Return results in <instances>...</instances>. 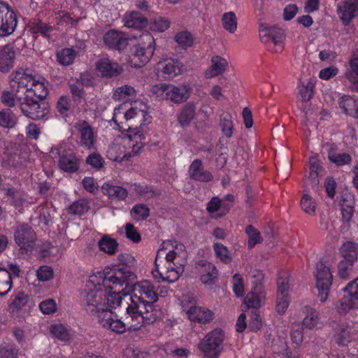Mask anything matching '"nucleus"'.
I'll use <instances>...</instances> for the list:
<instances>
[{
  "label": "nucleus",
  "instance_id": "f257e3e1",
  "mask_svg": "<svg viewBox=\"0 0 358 358\" xmlns=\"http://www.w3.org/2000/svg\"><path fill=\"white\" fill-rule=\"evenodd\" d=\"M135 278L136 275L124 266L90 276L83 293L85 308L103 328L123 334L156 320L154 303L124 292Z\"/></svg>",
  "mask_w": 358,
  "mask_h": 358
},
{
  "label": "nucleus",
  "instance_id": "f03ea898",
  "mask_svg": "<svg viewBox=\"0 0 358 358\" xmlns=\"http://www.w3.org/2000/svg\"><path fill=\"white\" fill-rule=\"evenodd\" d=\"M187 262V252L182 243L164 241L157 251L152 276L157 281L173 283L183 273Z\"/></svg>",
  "mask_w": 358,
  "mask_h": 358
},
{
  "label": "nucleus",
  "instance_id": "7ed1b4c3",
  "mask_svg": "<svg viewBox=\"0 0 358 358\" xmlns=\"http://www.w3.org/2000/svg\"><path fill=\"white\" fill-rule=\"evenodd\" d=\"M113 121L117 129L128 134H141V141H144L145 136L142 127L151 122V117L148 113V106L143 101H135L127 108L120 106L114 109Z\"/></svg>",
  "mask_w": 358,
  "mask_h": 358
},
{
  "label": "nucleus",
  "instance_id": "20e7f679",
  "mask_svg": "<svg viewBox=\"0 0 358 358\" xmlns=\"http://www.w3.org/2000/svg\"><path fill=\"white\" fill-rule=\"evenodd\" d=\"M10 86L17 88L16 96H22L26 100L43 99L48 95V83L39 75H32L17 71L11 75Z\"/></svg>",
  "mask_w": 358,
  "mask_h": 358
},
{
  "label": "nucleus",
  "instance_id": "39448f33",
  "mask_svg": "<svg viewBox=\"0 0 358 358\" xmlns=\"http://www.w3.org/2000/svg\"><path fill=\"white\" fill-rule=\"evenodd\" d=\"M136 134L116 138L108 148V157L115 162H122L138 154L144 147L145 142L141 141V134Z\"/></svg>",
  "mask_w": 358,
  "mask_h": 358
},
{
  "label": "nucleus",
  "instance_id": "423d86ee",
  "mask_svg": "<svg viewBox=\"0 0 358 358\" xmlns=\"http://www.w3.org/2000/svg\"><path fill=\"white\" fill-rule=\"evenodd\" d=\"M225 339V332L220 328H215L207 333L198 344L202 358H219L224 351Z\"/></svg>",
  "mask_w": 358,
  "mask_h": 358
},
{
  "label": "nucleus",
  "instance_id": "0eeeda50",
  "mask_svg": "<svg viewBox=\"0 0 358 358\" xmlns=\"http://www.w3.org/2000/svg\"><path fill=\"white\" fill-rule=\"evenodd\" d=\"M155 51V40L150 33L141 36V41L131 49V59L129 65L140 68L145 65L152 59Z\"/></svg>",
  "mask_w": 358,
  "mask_h": 358
},
{
  "label": "nucleus",
  "instance_id": "6e6552de",
  "mask_svg": "<svg viewBox=\"0 0 358 358\" xmlns=\"http://www.w3.org/2000/svg\"><path fill=\"white\" fill-rule=\"evenodd\" d=\"M259 38L267 49L273 52L279 53L283 50L285 35L282 29L276 27L262 24L259 26Z\"/></svg>",
  "mask_w": 358,
  "mask_h": 358
},
{
  "label": "nucleus",
  "instance_id": "1a4fd4ad",
  "mask_svg": "<svg viewBox=\"0 0 358 358\" xmlns=\"http://www.w3.org/2000/svg\"><path fill=\"white\" fill-rule=\"evenodd\" d=\"M315 285L318 290V297L322 302L327 299L333 276L329 267L322 262H318L314 273Z\"/></svg>",
  "mask_w": 358,
  "mask_h": 358
},
{
  "label": "nucleus",
  "instance_id": "9d476101",
  "mask_svg": "<svg viewBox=\"0 0 358 358\" xmlns=\"http://www.w3.org/2000/svg\"><path fill=\"white\" fill-rule=\"evenodd\" d=\"M17 24L16 15L8 3L0 1V36L12 34Z\"/></svg>",
  "mask_w": 358,
  "mask_h": 358
},
{
  "label": "nucleus",
  "instance_id": "9b49d317",
  "mask_svg": "<svg viewBox=\"0 0 358 358\" xmlns=\"http://www.w3.org/2000/svg\"><path fill=\"white\" fill-rule=\"evenodd\" d=\"M23 114L32 120H40L44 117L48 112L45 103H38V99L26 100L22 96H16Z\"/></svg>",
  "mask_w": 358,
  "mask_h": 358
},
{
  "label": "nucleus",
  "instance_id": "f8f14e48",
  "mask_svg": "<svg viewBox=\"0 0 358 358\" xmlns=\"http://www.w3.org/2000/svg\"><path fill=\"white\" fill-rule=\"evenodd\" d=\"M15 241L20 246L21 253L31 252L35 245V233L27 224H20L15 232Z\"/></svg>",
  "mask_w": 358,
  "mask_h": 358
},
{
  "label": "nucleus",
  "instance_id": "ddd939ff",
  "mask_svg": "<svg viewBox=\"0 0 358 358\" xmlns=\"http://www.w3.org/2000/svg\"><path fill=\"white\" fill-rule=\"evenodd\" d=\"M344 294L340 300L339 312L345 313L356 307L358 302V278L351 281L343 288Z\"/></svg>",
  "mask_w": 358,
  "mask_h": 358
},
{
  "label": "nucleus",
  "instance_id": "4468645a",
  "mask_svg": "<svg viewBox=\"0 0 358 358\" xmlns=\"http://www.w3.org/2000/svg\"><path fill=\"white\" fill-rule=\"evenodd\" d=\"M182 65L176 59L165 58L161 59L156 66L158 76L165 80L172 79L181 73Z\"/></svg>",
  "mask_w": 358,
  "mask_h": 358
},
{
  "label": "nucleus",
  "instance_id": "2eb2a0df",
  "mask_svg": "<svg viewBox=\"0 0 358 358\" xmlns=\"http://www.w3.org/2000/svg\"><path fill=\"white\" fill-rule=\"evenodd\" d=\"M75 128L80 134V145L87 150L94 148L96 136L91 126L85 121H78L75 124Z\"/></svg>",
  "mask_w": 358,
  "mask_h": 358
},
{
  "label": "nucleus",
  "instance_id": "dca6fc26",
  "mask_svg": "<svg viewBox=\"0 0 358 358\" xmlns=\"http://www.w3.org/2000/svg\"><path fill=\"white\" fill-rule=\"evenodd\" d=\"M103 43L110 49L121 50L128 45V36L123 33L115 29L107 31L103 38Z\"/></svg>",
  "mask_w": 358,
  "mask_h": 358
},
{
  "label": "nucleus",
  "instance_id": "f3484780",
  "mask_svg": "<svg viewBox=\"0 0 358 358\" xmlns=\"http://www.w3.org/2000/svg\"><path fill=\"white\" fill-rule=\"evenodd\" d=\"M289 290L288 280L285 278L279 279L278 281L275 309L280 314L285 313L289 306Z\"/></svg>",
  "mask_w": 358,
  "mask_h": 358
},
{
  "label": "nucleus",
  "instance_id": "a211bd4d",
  "mask_svg": "<svg viewBox=\"0 0 358 358\" xmlns=\"http://www.w3.org/2000/svg\"><path fill=\"white\" fill-rule=\"evenodd\" d=\"M188 318L192 322L201 324L210 323L214 320V313L202 306H192L187 310Z\"/></svg>",
  "mask_w": 358,
  "mask_h": 358
},
{
  "label": "nucleus",
  "instance_id": "6ab92c4d",
  "mask_svg": "<svg viewBox=\"0 0 358 358\" xmlns=\"http://www.w3.org/2000/svg\"><path fill=\"white\" fill-rule=\"evenodd\" d=\"M96 67L103 77L107 78L119 76L123 71L122 66L118 63L108 57L98 60Z\"/></svg>",
  "mask_w": 358,
  "mask_h": 358
},
{
  "label": "nucleus",
  "instance_id": "aec40b11",
  "mask_svg": "<svg viewBox=\"0 0 358 358\" xmlns=\"http://www.w3.org/2000/svg\"><path fill=\"white\" fill-rule=\"evenodd\" d=\"M358 10V0H345L338 3V15L345 25H347L354 18Z\"/></svg>",
  "mask_w": 358,
  "mask_h": 358
},
{
  "label": "nucleus",
  "instance_id": "412c9836",
  "mask_svg": "<svg viewBox=\"0 0 358 358\" xmlns=\"http://www.w3.org/2000/svg\"><path fill=\"white\" fill-rule=\"evenodd\" d=\"M131 295L139 296L142 298L144 296L152 303L158 300V294L156 293L152 284L148 280H143L135 283L133 285V294Z\"/></svg>",
  "mask_w": 358,
  "mask_h": 358
},
{
  "label": "nucleus",
  "instance_id": "4be33fe9",
  "mask_svg": "<svg viewBox=\"0 0 358 358\" xmlns=\"http://www.w3.org/2000/svg\"><path fill=\"white\" fill-rule=\"evenodd\" d=\"M192 88L188 84L179 85H170L169 101L176 103H180L186 101L191 93Z\"/></svg>",
  "mask_w": 358,
  "mask_h": 358
},
{
  "label": "nucleus",
  "instance_id": "5701e85b",
  "mask_svg": "<svg viewBox=\"0 0 358 358\" xmlns=\"http://www.w3.org/2000/svg\"><path fill=\"white\" fill-rule=\"evenodd\" d=\"M199 266H201L199 270L201 282L207 285L214 284L217 278V271L215 265L210 262H201Z\"/></svg>",
  "mask_w": 358,
  "mask_h": 358
},
{
  "label": "nucleus",
  "instance_id": "b1692460",
  "mask_svg": "<svg viewBox=\"0 0 358 358\" xmlns=\"http://www.w3.org/2000/svg\"><path fill=\"white\" fill-rule=\"evenodd\" d=\"M189 177L195 180L201 182H208L213 179L212 174L206 170H204L202 162L199 159H195L191 164L189 168Z\"/></svg>",
  "mask_w": 358,
  "mask_h": 358
},
{
  "label": "nucleus",
  "instance_id": "393cba45",
  "mask_svg": "<svg viewBox=\"0 0 358 358\" xmlns=\"http://www.w3.org/2000/svg\"><path fill=\"white\" fill-rule=\"evenodd\" d=\"M124 25L128 28L142 29L147 27L148 20L138 12H127L123 17Z\"/></svg>",
  "mask_w": 358,
  "mask_h": 358
},
{
  "label": "nucleus",
  "instance_id": "a878e982",
  "mask_svg": "<svg viewBox=\"0 0 358 358\" xmlns=\"http://www.w3.org/2000/svg\"><path fill=\"white\" fill-rule=\"evenodd\" d=\"M228 66V62L223 57L215 55L211 58L210 66L205 71V77L211 78L222 74Z\"/></svg>",
  "mask_w": 358,
  "mask_h": 358
},
{
  "label": "nucleus",
  "instance_id": "bb28decb",
  "mask_svg": "<svg viewBox=\"0 0 358 358\" xmlns=\"http://www.w3.org/2000/svg\"><path fill=\"white\" fill-rule=\"evenodd\" d=\"M15 52L13 47L10 45L4 46L0 51V71L8 72L14 65Z\"/></svg>",
  "mask_w": 358,
  "mask_h": 358
},
{
  "label": "nucleus",
  "instance_id": "cd10ccee",
  "mask_svg": "<svg viewBox=\"0 0 358 358\" xmlns=\"http://www.w3.org/2000/svg\"><path fill=\"white\" fill-rule=\"evenodd\" d=\"M102 192L112 199L124 200L128 195L125 188L115 185L110 182H105L102 185Z\"/></svg>",
  "mask_w": 358,
  "mask_h": 358
},
{
  "label": "nucleus",
  "instance_id": "c85d7f7f",
  "mask_svg": "<svg viewBox=\"0 0 358 358\" xmlns=\"http://www.w3.org/2000/svg\"><path fill=\"white\" fill-rule=\"evenodd\" d=\"M341 202L342 219L345 222H348L352 219L354 212L353 195L350 192H346L343 195H342Z\"/></svg>",
  "mask_w": 358,
  "mask_h": 358
},
{
  "label": "nucleus",
  "instance_id": "c756f323",
  "mask_svg": "<svg viewBox=\"0 0 358 358\" xmlns=\"http://www.w3.org/2000/svg\"><path fill=\"white\" fill-rule=\"evenodd\" d=\"M206 209L212 217H218L224 215L228 212L229 206L217 197H213L208 202Z\"/></svg>",
  "mask_w": 358,
  "mask_h": 358
},
{
  "label": "nucleus",
  "instance_id": "7c9ffc66",
  "mask_svg": "<svg viewBox=\"0 0 358 358\" xmlns=\"http://www.w3.org/2000/svg\"><path fill=\"white\" fill-rule=\"evenodd\" d=\"M136 96V90L134 87L128 85H124L115 89L113 95V99L119 101H131Z\"/></svg>",
  "mask_w": 358,
  "mask_h": 358
},
{
  "label": "nucleus",
  "instance_id": "2f4dec72",
  "mask_svg": "<svg viewBox=\"0 0 358 358\" xmlns=\"http://www.w3.org/2000/svg\"><path fill=\"white\" fill-rule=\"evenodd\" d=\"M266 293L264 290L255 291L254 289L249 292L244 299L248 308H258L265 301Z\"/></svg>",
  "mask_w": 358,
  "mask_h": 358
},
{
  "label": "nucleus",
  "instance_id": "473e14b6",
  "mask_svg": "<svg viewBox=\"0 0 358 358\" xmlns=\"http://www.w3.org/2000/svg\"><path fill=\"white\" fill-rule=\"evenodd\" d=\"M50 332L55 338L63 342H69L74 337L73 332L62 324H52L50 327Z\"/></svg>",
  "mask_w": 358,
  "mask_h": 358
},
{
  "label": "nucleus",
  "instance_id": "72a5a7b5",
  "mask_svg": "<svg viewBox=\"0 0 358 358\" xmlns=\"http://www.w3.org/2000/svg\"><path fill=\"white\" fill-rule=\"evenodd\" d=\"M29 296L24 292L19 291L13 293L8 302V308L12 312L19 311L27 303Z\"/></svg>",
  "mask_w": 358,
  "mask_h": 358
},
{
  "label": "nucleus",
  "instance_id": "f704fd0d",
  "mask_svg": "<svg viewBox=\"0 0 358 358\" xmlns=\"http://www.w3.org/2000/svg\"><path fill=\"white\" fill-rule=\"evenodd\" d=\"M59 166L66 172H75L78 169V159L73 154L59 157Z\"/></svg>",
  "mask_w": 358,
  "mask_h": 358
},
{
  "label": "nucleus",
  "instance_id": "c9c22d12",
  "mask_svg": "<svg viewBox=\"0 0 358 358\" xmlns=\"http://www.w3.org/2000/svg\"><path fill=\"white\" fill-rule=\"evenodd\" d=\"M98 245L102 252L108 255H114L118 249V243L115 239L108 236H103L98 242Z\"/></svg>",
  "mask_w": 358,
  "mask_h": 358
},
{
  "label": "nucleus",
  "instance_id": "e433bc0d",
  "mask_svg": "<svg viewBox=\"0 0 358 358\" xmlns=\"http://www.w3.org/2000/svg\"><path fill=\"white\" fill-rule=\"evenodd\" d=\"M11 273L8 270L0 268V296H6L12 289Z\"/></svg>",
  "mask_w": 358,
  "mask_h": 358
},
{
  "label": "nucleus",
  "instance_id": "4c0bfd02",
  "mask_svg": "<svg viewBox=\"0 0 358 358\" xmlns=\"http://www.w3.org/2000/svg\"><path fill=\"white\" fill-rule=\"evenodd\" d=\"M303 311L306 315L303 320V327L308 329L315 328L317 325L319 321L318 315L316 310L310 306H305L303 308Z\"/></svg>",
  "mask_w": 358,
  "mask_h": 358
},
{
  "label": "nucleus",
  "instance_id": "58836bf2",
  "mask_svg": "<svg viewBox=\"0 0 358 358\" xmlns=\"http://www.w3.org/2000/svg\"><path fill=\"white\" fill-rule=\"evenodd\" d=\"M221 22L223 28L228 32L234 34L237 30V17L234 12L224 13L222 15Z\"/></svg>",
  "mask_w": 358,
  "mask_h": 358
},
{
  "label": "nucleus",
  "instance_id": "ea45409f",
  "mask_svg": "<svg viewBox=\"0 0 358 358\" xmlns=\"http://www.w3.org/2000/svg\"><path fill=\"white\" fill-rule=\"evenodd\" d=\"M341 252L345 261L353 263L357 258V245L352 242H346L341 246Z\"/></svg>",
  "mask_w": 358,
  "mask_h": 358
},
{
  "label": "nucleus",
  "instance_id": "a19ab883",
  "mask_svg": "<svg viewBox=\"0 0 358 358\" xmlns=\"http://www.w3.org/2000/svg\"><path fill=\"white\" fill-rule=\"evenodd\" d=\"M170 85L159 83L151 87L150 92L153 96L159 100H168L169 96Z\"/></svg>",
  "mask_w": 358,
  "mask_h": 358
},
{
  "label": "nucleus",
  "instance_id": "79ce46f5",
  "mask_svg": "<svg viewBox=\"0 0 358 358\" xmlns=\"http://www.w3.org/2000/svg\"><path fill=\"white\" fill-rule=\"evenodd\" d=\"M195 114V106L193 104H187L184 106L178 116V122L181 126L188 125Z\"/></svg>",
  "mask_w": 358,
  "mask_h": 358
},
{
  "label": "nucleus",
  "instance_id": "37998d69",
  "mask_svg": "<svg viewBox=\"0 0 358 358\" xmlns=\"http://www.w3.org/2000/svg\"><path fill=\"white\" fill-rule=\"evenodd\" d=\"M313 84L311 81H308L306 84L299 83L297 86V96L302 101L307 102L313 96Z\"/></svg>",
  "mask_w": 358,
  "mask_h": 358
},
{
  "label": "nucleus",
  "instance_id": "c03bdc74",
  "mask_svg": "<svg viewBox=\"0 0 358 358\" xmlns=\"http://www.w3.org/2000/svg\"><path fill=\"white\" fill-rule=\"evenodd\" d=\"M130 214L134 220L141 221L148 217L150 215V209L145 204H136L132 207Z\"/></svg>",
  "mask_w": 358,
  "mask_h": 358
},
{
  "label": "nucleus",
  "instance_id": "a18cd8bd",
  "mask_svg": "<svg viewBox=\"0 0 358 358\" xmlns=\"http://www.w3.org/2000/svg\"><path fill=\"white\" fill-rule=\"evenodd\" d=\"M76 53L72 48H65L57 53V61L63 66H68L73 63Z\"/></svg>",
  "mask_w": 358,
  "mask_h": 358
},
{
  "label": "nucleus",
  "instance_id": "49530a36",
  "mask_svg": "<svg viewBox=\"0 0 358 358\" xmlns=\"http://www.w3.org/2000/svg\"><path fill=\"white\" fill-rule=\"evenodd\" d=\"M150 29L155 32H164L170 27V21L164 17H158L150 21Z\"/></svg>",
  "mask_w": 358,
  "mask_h": 358
},
{
  "label": "nucleus",
  "instance_id": "de8ad7c7",
  "mask_svg": "<svg viewBox=\"0 0 358 358\" xmlns=\"http://www.w3.org/2000/svg\"><path fill=\"white\" fill-rule=\"evenodd\" d=\"M17 122L15 115L9 110H0V126L4 128H13Z\"/></svg>",
  "mask_w": 358,
  "mask_h": 358
},
{
  "label": "nucleus",
  "instance_id": "09e8293b",
  "mask_svg": "<svg viewBox=\"0 0 358 358\" xmlns=\"http://www.w3.org/2000/svg\"><path fill=\"white\" fill-rule=\"evenodd\" d=\"M220 124L223 134L227 138L231 137L234 131V124L231 115L228 113L222 115Z\"/></svg>",
  "mask_w": 358,
  "mask_h": 358
},
{
  "label": "nucleus",
  "instance_id": "8fccbe9b",
  "mask_svg": "<svg viewBox=\"0 0 358 358\" xmlns=\"http://www.w3.org/2000/svg\"><path fill=\"white\" fill-rule=\"evenodd\" d=\"M213 250L217 258L222 262L228 264L231 261V256L228 248L220 243H214Z\"/></svg>",
  "mask_w": 358,
  "mask_h": 358
},
{
  "label": "nucleus",
  "instance_id": "3c124183",
  "mask_svg": "<svg viewBox=\"0 0 358 358\" xmlns=\"http://www.w3.org/2000/svg\"><path fill=\"white\" fill-rule=\"evenodd\" d=\"M175 41L178 45L183 48L186 49L189 48L193 44V38L189 32L180 31L175 36Z\"/></svg>",
  "mask_w": 358,
  "mask_h": 358
},
{
  "label": "nucleus",
  "instance_id": "603ef678",
  "mask_svg": "<svg viewBox=\"0 0 358 358\" xmlns=\"http://www.w3.org/2000/svg\"><path fill=\"white\" fill-rule=\"evenodd\" d=\"M301 207L307 214L313 215L315 212L316 202L308 194H304L301 200Z\"/></svg>",
  "mask_w": 358,
  "mask_h": 358
},
{
  "label": "nucleus",
  "instance_id": "864d4df0",
  "mask_svg": "<svg viewBox=\"0 0 358 358\" xmlns=\"http://www.w3.org/2000/svg\"><path fill=\"white\" fill-rule=\"evenodd\" d=\"M245 231L248 236V246L250 248H253L255 245L262 241L263 239L260 232L252 225L248 226Z\"/></svg>",
  "mask_w": 358,
  "mask_h": 358
},
{
  "label": "nucleus",
  "instance_id": "5fc2aeb1",
  "mask_svg": "<svg viewBox=\"0 0 358 358\" xmlns=\"http://www.w3.org/2000/svg\"><path fill=\"white\" fill-rule=\"evenodd\" d=\"M355 103V99L349 96H341L338 101L339 107L345 114L349 115H352V113H353Z\"/></svg>",
  "mask_w": 358,
  "mask_h": 358
},
{
  "label": "nucleus",
  "instance_id": "6e6d98bb",
  "mask_svg": "<svg viewBox=\"0 0 358 358\" xmlns=\"http://www.w3.org/2000/svg\"><path fill=\"white\" fill-rule=\"evenodd\" d=\"M249 277L255 291L263 290L262 285L264 280L263 273L258 269H253L250 272Z\"/></svg>",
  "mask_w": 358,
  "mask_h": 358
},
{
  "label": "nucleus",
  "instance_id": "4d7b16f0",
  "mask_svg": "<svg viewBox=\"0 0 358 358\" xmlns=\"http://www.w3.org/2000/svg\"><path fill=\"white\" fill-rule=\"evenodd\" d=\"M329 160L338 166L348 164L351 162V157L346 153H335L330 152L328 155Z\"/></svg>",
  "mask_w": 358,
  "mask_h": 358
},
{
  "label": "nucleus",
  "instance_id": "13d9d810",
  "mask_svg": "<svg viewBox=\"0 0 358 358\" xmlns=\"http://www.w3.org/2000/svg\"><path fill=\"white\" fill-rule=\"evenodd\" d=\"M39 309L44 315H52L57 310L56 301L52 299H48L39 303Z\"/></svg>",
  "mask_w": 358,
  "mask_h": 358
},
{
  "label": "nucleus",
  "instance_id": "bf43d9fd",
  "mask_svg": "<svg viewBox=\"0 0 358 358\" xmlns=\"http://www.w3.org/2000/svg\"><path fill=\"white\" fill-rule=\"evenodd\" d=\"M89 209L88 203L87 201L80 199L74 202L69 208V212L74 215H82L86 213Z\"/></svg>",
  "mask_w": 358,
  "mask_h": 358
},
{
  "label": "nucleus",
  "instance_id": "052dcab7",
  "mask_svg": "<svg viewBox=\"0 0 358 358\" xmlns=\"http://www.w3.org/2000/svg\"><path fill=\"white\" fill-rule=\"evenodd\" d=\"M352 270V263L343 260L338 266V273L341 278L348 280L350 277Z\"/></svg>",
  "mask_w": 358,
  "mask_h": 358
},
{
  "label": "nucleus",
  "instance_id": "680f3d73",
  "mask_svg": "<svg viewBox=\"0 0 358 358\" xmlns=\"http://www.w3.org/2000/svg\"><path fill=\"white\" fill-rule=\"evenodd\" d=\"M232 289L236 296L241 297L244 293V285L242 276L240 274L234 275L231 280Z\"/></svg>",
  "mask_w": 358,
  "mask_h": 358
},
{
  "label": "nucleus",
  "instance_id": "e2e57ef3",
  "mask_svg": "<svg viewBox=\"0 0 358 358\" xmlns=\"http://www.w3.org/2000/svg\"><path fill=\"white\" fill-rule=\"evenodd\" d=\"M53 270L50 266H42L38 270L36 273L37 278L40 281H48L53 278Z\"/></svg>",
  "mask_w": 358,
  "mask_h": 358
},
{
  "label": "nucleus",
  "instance_id": "0e129e2a",
  "mask_svg": "<svg viewBox=\"0 0 358 358\" xmlns=\"http://www.w3.org/2000/svg\"><path fill=\"white\" fill-rule=\"evenodd\" d=\"M73 80L69 83L70 91L72 94L73 100L78 103H81L84 100V93L83 90L73 84Z\"/></svg>",
  "mask_w": 358,
  "mask_h": 358
},
{
  "label": "nucleus",
  "instance_id": "69168bd1",
  "mask_svg": "<svg viewBox=\"0 0 358 358\" xmlns=\"http://www.w3.org/2000/svg\"><path fill=\"white\" fill-rule=\"evenodd\" d=\"M87 164L90 165L92 167L99 169L103 165V159L101 156L96 153L91 154L87 158Z\"/></svg>",
  "mask_w": 358,
  "mask_h": 358
},
{
  "label": "nucleus",
  "instance_id": "338daca9",
  "mask_svg": "<svg viewBox=\"0 0 358 358\" xmlns=\"http://www.w3.org/2000/svg\"><path fill=\"white\" fill-rule=\"evenodd\" d=\"M125 233L127 238L133 242L138 243L141 241V235L132 224H126Z\"/></svg>",
  "mask_w": 358,
  "mask_h": 358
},
{
  "label": "nucleus",
  "instance_id": "774afa93",
  "mask_svg": "<svg viewBox=\"0 0 358 358\" xmlns=\"http://www.w3.org/2000/svg\"><path fill=\"white\" fill-rule=\"evenodd\" d=\"M147 353L138 348H128L124 353V358H145Z\"/></svg>",
  "mask_w": 358,
  "mask_h": 358
}]
</instances>
